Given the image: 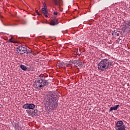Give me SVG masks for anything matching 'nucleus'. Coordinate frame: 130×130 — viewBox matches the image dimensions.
Returning a JSON list of instances; mask_svg holds the SVG:
<instances>
[{
  "mask_svg": "<svg viewBox=\"0 0 130 130\" xmlns=\"http://www.w3.org/2000/svg\"><path fill=\"white\" fill-rule=\"evenodd\" d=\"M46 101L48 103V105H51L49 107L52 110H54L57 108L58 104L57 103V98L52 93H49L46 98Z\"/></svg>",
  "mask_w": 130,
  "mask_h": 130,
  "instance_id": "nucleus-1",
  "label": "nucleus"
},
{
  "mask_svg": "<svg viewBox=\"0 0 130 130\" xmlns=\"http://www.w3.org/2000/svg\"><path fill=\"white\" fill-rule=\"evenodd\" d=\"M113 66V61L110 60L109 58H105L101 60L98 64V69L99 71L104 72L107 69L111 68Z\"/></svg>",
  "mask_w": 130,
  "mask_h": 130,
  "instance_id": "nucleus-2",
  "label": "nucleus"
},
{
  "mask_svg": "<svg viewBox=\"0 0 130 130\" xmlns=\"http://www.w3.org/2000/svg\"><path fill=\"white\" fill-rule=\"evenodd\" d=\"M46 84V81L43 80L42 79H40L36 81L34 84V86L37 89H40V88L43 87V86H45Z\"/></svg>",
  "mask_w": 130,
  "mask_h": 130,
  "instance_id": "nucleus-3",
  "label": "nucleus"
},
{
  "mask_svg": "<svg viewBox=\"0 0 130 130\" xmlns=\"http://www.w3.org/2000/svg\"><path fill=\"white\" fill-rule=\"evenodd\" d=\"M122 31L123 33L129 32L130 31V20H125L123 23Z\"/></svg>",
  "mask_w": 130,
  "mask_h": 130,
  "instance_id": "nucleus-4",
  "label": "nucleus"
},
{
  "mask_svg": "<svg viewBox=\"0 0 130 130\" xmlns=\"http://www.w3.org/2000/svg\"><path fill=\"white\" fill-rule=\"evenodd\" d=\"M116 130H125V126L123 125V122L121 120L117 121L115 124Z\"/></svg>",
  "mask_w": 130,
  "mask_h": 130,
  "instance_id": "nucleus-5",
  "label": "nucleus"
},
{
  "mask_svg": "<svg viewBox=\"0 0 130 130\" xmlns=\"http://www.w3.org/2000/svg\"><path fill=\"white\" fill-rule=\"evenodd\" d=\"M17 51L18 53H20V54H24V53H26V51H27V47L26 46H19L17 48Z\"/></svg>",
  "mask_w": 130,
  "mask_h": 130,
  "instance_id": "nucleus-6",
  "label": "nucleus"
},
{
  "mask_svg": "<svg viewBox=\"0 0 130 130\" xmlns=\"http://www.w3.org/2000/svg\"><path fill=\"white\" fill-rule=\"evenodd\" d=\"M43 5L44 8L42 9V13L44 14V15H47L48 13V11L47 10V7L46 6V4L45 3H44Z\"/></svg>",
  "mask_w": 130,
  "mask_h": 130,
  "instance_id": "nucleus-7",
  "label": "nucleus"
},
{
  "mask_svg": "<svg viewBox=\"0 0 130 130\" xmlns=\"http://www.w3.org/2000/svg\"><path fill=\"white\" fill-rule=\"evenodd\" d=\"M55 6L60 7L62 5V0H53Z\"/></svg>",
  "mask_w": 130,
  "mask_h": 130,
  "instance_id": "nucleus-8",
  "label": "nucleus"
},
{
  "mask_svg": "<svg viewBox=\"0 0 130 130\" xmlns=\"http://www.w3.org/2000/svg\"><path fill=\"white\" fill-rule=\"evenodd\" d=\"M14 127L15 130H21L22 129V127H21V125H20V123L19 122L16 123L15 124Z\"/></svg>",
  "mask_w": 130,
  "mask_h": 130,
  "instance_id": "nucleus-9",
  "label": "nucleus"
},
{
  "mask_svg": "<svg viewBox=\"0 0 130 130\" xmlns=\"http://www.w3.org/2000/svg\"><path fill=\"white\" fill-rule=\"evenodd\" d=\"M118 107H119V105H115L114 107L110 108V111H112L113 110H117V109H118Z\"/></svg>",
  "mask_w": 130,
  "mask_h": 130,
  "instance_id": "nucleus-10",
  "label": "nucleus"
},
{
  "mask_svg": "<svg viewBox=\"0 0 130 130\" xmlns=\"http://www.w3.org/2000/svg\"><path fill=\"white\" fill-rule=\"evenodd\" d=\"M50 25H51V26H55V25H57V19L55 18L53 19L51 22Z\"/></svg>",
  "mask_w": 130,
  "mask_h": 130,
  "instance_id": "nucleus-11",
  "label": "nucleus"
},
{
  "mask_svg": "<svg viewBox=\"0 0 130 130\" xmlns=\"http://www.w3.org/2000/svg\"><path fill=\"white\" fill-rule=\"evenodd\" d=\"M29 109H34L35 108V105L34 104H28Z\"/></svg>",
  "mask_w": 130,
  "mask_h": 130,
  "instance_id": "nucleus-12",
  "label": "nucleus"
},
{
  "mask_svg": "<svg viewBox=\"0 0 130 130\" xmlns=\"http://www.w3.org/2000/svg\"><path fill=\"white\" fill-rule=\"evenodd\" d=\"M76 67H79V68H82L83 67V62L80 61L77 62L76 64Z\"/></svg>",
  "mask_w": 130,
  "mask_h": 130,
  "instance_id": "nucleus-13",
  "label": "nucleus"
},
{
  "mask_svg": "<svg viewBox=\"0 0 130 130\" xmlns=\"http://www.w3.org/2000/svg\"><path fill=\"white\" fill-rule=\"evenodd\" d=\"M20 69H21L22 71H27V67H26L25 65H21Z\"/></svg>",
  "mask_w": 130,
  "mask_h": 130,
  "instance_id": "nucleus-14",
  "label": "nucleus"
},
{
  "mask_svg": "<svg viewBox=\"0 0 130 130\" xmlns=\"http://www.w3.org/2000/svg\"><path fill=\"white\" fill-rule=\"evenodd\" d=\"M23 108L24 109H29V104H25L23 105Z\"/></svg>",
  "mask_w": 130,
  "mask_h": 130,
  "instance_id": "nucleus-15",
  "label": "nucleus"
},
{
  "mask_svg": "<svg viewBox=\"0 0 130 130\" xmlns=\"http://www.w3.org/2000/svg\"><path fill=\"white\" fill-rule=\"evenodd\" d=\"M73 54H74V55H79V53H78V50H76L73 53Z\"/></svg>",
  "mask_w": 130,
  "mask_h": 130,
  "instance_id": "nucleus-16",
  "label": "nucleus"
},
{
  "mask_svg": "<svg viewBox=\"0 0 130 130\" xmlns=\"http://www.w3.org/2000/svg\"><path fill=\"white\" fill-rule=\"evenodd\" d=\"M11 43H17V41L14 39V38H13V39H11Z\"/></svg>",
  "mask_w": 130,
  "mask_h": 130,
  "instance_id": "nucleus-17",
  "label": "nucleus"
},
{
  "mask_svg": "<svg viewBox=\"0 0 130 130\" xmlns=\"http://www.w3.org/2000/svg\"><path fill=\"white\" fill-rule=\"evenodd\" d=\"M120 34V31H118L116 33V34H115V36L116 37L117 36H119Z\"/></svg>",
  "mask_w": 130,
  "mask_h": 130,
  "instance_id": "nucleus-18",
  "label": "nucleus"
},
{
  "mask_svg": "<svg viewBox=\"0 0 130 130\" xmlns=\"http://www.w3.org/2000/svg\"><path fill=\"white\" fill-rule=\"evenodd\" d=\"M118 32V31H117V30H114V31H113L112 35H116V33Z\"/></svg>",
  "mask_w": 130,
  "mask_h": 130,
  "instance_id": "nucleus-19",
  "label": "nucleus"
},
{
  "mask_svg": "<svg viewBox=\"0 0 130 130\" xmlns=\"http://www.w3.org/2000/svg\"><path fill=\"white\" fill-rule=\"evenodd\" d=\"M25 53H26V54H28V53H31V52L30 51V50H27V48H26V51Z\"/></svg>",
  "mask_w": 130,
  "mask_h": 130,
  "instance_id": "nucleus-20",
  "label": "nucleus"
},
{
  "mask_svg": "<svg viewBox=\"0 0 130 130\" xmlns=\"http://www.w3.org/2000/svg\"><path fill=\"white\" fill-rule=\"evenodd\" d=\"M12 39H13V37H11L10 38V39L9 40V41H8V42H11L12 43Z\"/></svg>",
  "mask_w": 130,
  "mask_h": 130,
  "instance_id": "nucleus-21",
  "label": "nucleus"
},
{
  "mask_svg": "<svg viewBox=\"0 0 130 130\" xmlns=\"http://www.w3.org/2000/svg\"><path fill=\"white\" fill-rule=\"evenodd\" d=\"M53 14H54V16H56V15H57L58 13H57V12L54 11Z\"/></svg>",
  "mask_w": 130,
  "mask_h": 130,
  "instance_id": "nucleus-22",
  "label": "nucleus"
},
{
  "mask_svg": "<svg viewBox=\"0 0 130 130\" xmlns=\"http://www.w3.org/2000/svg\"><path fill=\"white\" fill-rule=\"evenodd\" d=\"M36 12L37 13V14H38V15H39V16H40V14L38 12V10H36Z\"/></svg>",
  "mask_w": 130,
  "mask_h": 130,
  "instance_id": "nucleus-23",
  "label": "nucleus"
},
{
  "mask_svg": "<svg viewBox=\"0 0 130 130\" xmlns=\"http://www.w3.org/2000/svg\"><path fill=\"white\" fill-rule=\"evenodd\" d=\"M45 15V17H46V18H47L48 17V16H47V14H44Z\"/></svg>",
  "mask_w": 130,
  "mask_h": 130,
  "instance_id": "nucleus-24",
  "label": "nucleus"
},
{
  "mask_svg": "<svg viewBox=\"0 0 130 130\" xmlns=\"http://www.w3.org/2000/svg\"><path fill=\"white\" fill-rule=\"evenodd\" d=\"M48 22H43V24H47Z\"/></svg>",
  "mask_w": 130,
  "mask_h": 130,
  "instance_id": "nucleus-25",
  "label": "nucleus"
},
{
  "mask_svg": "<svg viewBox=\"0 0 130 130\" xmlns=\"http://www.w3.org/2000/svg\"><path fill=\"white\" fill-rule=\"evenodd\" d=\"M35 111H36V110H35ZM34 113H35V112Z\"/></svg>",
  "mask_w": 130,
  "mask_h": 130,
  "instance_id": "nucleus-26",
  "label": "nucleus"
}]
</instances>
